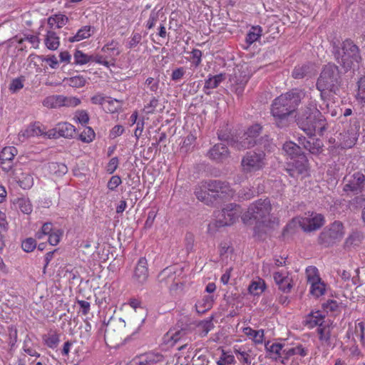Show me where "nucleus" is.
Returning a JSON list of instances; mask_svg holds the SVG:
<instances>
[{
    "label": "nucleus",
    "mask_w": 365,
    "mask_h": 365,
    "mask_svg": "<svg viewBox=\"0 0 365 365\" xmlns=\"http://www.w3.org/2000/svg\"><path fill=\"white\" fill-rule=\"evenodd\" d=\"M307 97L304 91L295 88L276 98L271 107L275 125L279 128L288 127L291 123L290 115Z\"/></svg>",
    "instance_id": "obj_1"
},
{
    "label": "nucleus",
    "mask_w": 365,
    "mask_h": 365,
    "mask_svg": "<svg viewBox=\"0 0 365 365\" xmlns=\"http://www.w3.org/2000/svg\"><path fill=\"white\" fill-rule=\"evenodd\" d=\"M271 210L270 200L267 198L259 199L250 205L247 211L242 215V220L245 223H250L252 220H255V232H266L268 229L277 224V219L270 215Z\"/></svg>",
    "instance_id": "obj_2"
},
{
    "label": "nucleus",
    "mask_w": 365,
    "mask_h": 365,
    "mask_svg": "<svg viewBox=\"0 0 365 365\" xmlns=\"http://www.w3.org/2000/svg\"><path fill=\"white\" fill-rule=\"evenodd\" d=\"M295 122L307 135H312L317 130L325 129V119L318 110L315 101L308 98L304 107L296 113Z\"/></svg>",
    "instance_id": "obj_3"
},
{
    "label": "nucleus",
    "mask_w": 365,
    "mask_h": 365,
    "mask_svg": "<svg viewBox=\"0 0 365 365\" xmlns=\"http://www.w3.org/2000/svg\"><path fill=\"white\" fill-rule=\"evenodd\" d=\"M341 76L338 66L334 63H328L323 66L316 86L323 97L326 92L336 93L339 90Z\"/></svg>",
    "instance_id": "obj_4"
},
{
    "label": "nucleus",
    "mask_w": 365,
    "mask_h": 365,
    "mask_svg": "<svg viewBox=\"0 0 365 365\" xmlns=\"http://www.w3.org/2000/svg\"><path fill=\"white\" fill-rule=\"evenodd\" d=\"M335 58L346 70L354 67L361 60L358 46L351 39L342 42L341 47L335 51Z\"/></svg>",
    "instance_id": "obj_5"
},
{
    "label": "nucleus",
    "mask_w": 365,
    "mask_h": 365,
    "mask_svg": "<svg viewBox=\"0 0 365 365\" xmlns=\"http://www.w3.org/2000/svg\"><path fill=\"white\" fill-rule=\"evenodd\" d=\"M265 153L262 150H250L241 161L242 170L245 174H254L262 170L266 164Z\"/></svg>",
    "instance_id": "obj_6"
},
{
    "label": "nucleus",
    "mask_w": 365,
    "mask_h": 365,
    "mask_svg": "<svg viewBox=\"0 0 365 365\" xmlns=\"http://www.w3.org/2000/svg\"><path fill=\"white\" fill-rule=\"evenodd\" d=\"M343 191L349 195L365 192V169L349 172L343 178Z\"/></svg>",
    "instance_id": "obj_7"
},
{
    "label": "nucleus",
    "mask_w": 365,
    "mask_h": 365,
    "mask_svg": "<svg viewBox=\"0 0 365 365\" xmlns=\"http://www.w3.org/2000/svg\"><path fill=\"white\" fill-rule=\"evenodd\" d=\"M344 235L343 224L339 221H335L329 226L325 227L320 233L318 237V242L327 247L341 240Z\"/></svg>",
    "instance_id": "obj_8"
},
{
    "label": "nucleus",
    "mask_w": 365,
    "mask_h": 365,
    "mask_svg": "<svg viewBox=\"0 0 365 365\" xmlns=\"http://www.w3.org/2000/svg\"><path fill=\"white\" fill-rule=\"evenodd\" d=\"M240 214V207L237 205L229 204L216 215V227L228 226L233 224Z\"/></svg>",
    "instance_id": "obj_9"
},
{
    "label": "nucleus",
    "mask_w": 365,
    "mask_h": 365,
    "mask_svg": "<svg viewBox=\"0 0 365 365\" xmlns=\"http://www.w3.org/2000/svg\"><path fill=\"white\" fill-rule=\"evenodd\" d=\"M204 187L210 193V197L217 201L218 198L223 199L226 197H232L233 192L229 185L220 180H210L205 183Z\"/></svg>",
    "instance_id": "obj_10"
},
{
    "label": "nucleus",
    "mask_w": 365,
    "mask_h": 365,
    "mask_svg": "<svg viewBox=\"0 0 365 365\" xmlns=\"http://www.w3.org/2000/svg\"><path fill=\"white\" fill-rule=\"evenodd\" d=\"M297 220L300 227L307 232L317 230L324 224V216L317 213H312L307 217H300Z\"/></svg>",
    "instance_id": "obj_11"
},
{
    "label": "nucleus",
    "mask_w": 365,
    "mask_h": 365,
    "mask_svg": "<svg viewBox=\"0 0 365 365\" xmlns=\"http://www.w3.org/2000/svg\"><path fill=\"white\" fill-rule=\"evenodd\" d=\"M292 160L293 162L288 165L286 171L291 177L298 178L307 171L308 160L304 155Z\"/></svg>",
    "instance_id": "obj_12"
},
{
    "label": "nucleus",
    "mask_w": 365,
    "mask_h": 365,
    "mask_svg": "<svg viewBox=\"0 0 365 365\" xmlns=\"http://www.w3.org/2000/svg\"><path fill=\"white\" fill-rule=\"evenodd\" d=\"M148 276L147 259L145 257H141L135 267L133 279L138 285H143L148 280Z\"/></svg>",
    "instance_id": "obj_13"
},
{
    "label": "nucleus",
    "mask_w": 365,
    "mask_h": 365,
    "mask_svg": "<svg viewBox=\"0 0 365 365\" xmlns=\"http://www.w3.org/2000/svg\"><path fill=\"white\" fill-rule=\"evenodd\" d=\"M257 140L248 137V135L245 132L242 136L231 138L228 140V144L236 150H241L253 147L257 144Z\"/></svg>",
    "instance_id": "obj_14"
},
{
    "label": "nucleus",
    "mask_w": 365,
    "mask_h": 365,
    "mask_svg": "<svg viewBox=\"0 0 365 365\" xmlns=\"http://www.w3.org/2000/svg\"><path fill=\"white\" fill-rule=\"evenodd\" d=\"M44 133V126L40 123H34L29 125L25 130L19 132V140L24 142L26 140L36 136H42Z\"/></svg>",
    "instance_id": "obj_15"
},
{
    "label": "nucleus",
    "mask_w": 365,
    "mask_h": 365,
    "mask_svg": "<svg viewBox=\"0 0 365 365\" xmlns=\"http://www.w3.org/2000/svg\"><path fill=\"white\" fill-rule=\"evenodd\" d=\"M273 278L279 289L284 293L291 292L293 283L292 279L288 275H285L282 272H276L273 274Z\"/></svg>",
    "instance_id": "obj_16"
},
{
    "label": "nucleus",
    "mask_w": 365,
    "mask_h": 365,
    "mask_svg": "<svg viewBox=\"0 0 365 365\" xmlns=\"http://www.w3.org/2000/svg\"><path fill=\"white\" fill-rule=\"evenodd\" d=\"M299 143L312 154L317 155L322 151V143L320 140L302 137L299 138Z\"/></svg>",
    "instance_id": "obj_17"
},
{
    "label": "nucleus",
    "mask_w": 365,
    "mask_h": 365,
    "mask_svg": "<svg viewBox=\"0 0 365 365\" xmlns=\"http://www.w3.org/2000/svg\"><path fill=\"white\" fill-rule=\"evenodd\" d=\"M314 64L308 63L295 66L292 71V76L295 79H302L305 77H311L314 74Z\"/></svg>",
    "instance_id": "obj_18"
},
{
    "label": "nucleus",
    "mask_w": 365,
    "mask_h": 365,
    "mask_svg": "<svg viewBox=\"0 0 365 365\" xmlns=\"http://www.w3.org/2000/svg\"><path fill=\"white\" fill-rule=\"evenodd\" d=\"M209 156L216 161H222L229 156L227 148L223 143L215 145L209 151Z\"/></svg>",
    "instance_id": "obj_19"
},
{
    "label": "nucleus",
    "mask_w": 365,
    "mask_h": 365,
    "mask_svg": "<svg viewBox=\"0 0 365 365\" xmlns=\"http://www.w3.org/2000/svg\"><path fill=\"white\" fill-rule=\"evenodd\" d=\"M163 356L159 354L148 353L139 356L136 365H160Z\"/></svg>",
    "instance_id": "obj_20"
},
{
    "label": "nucleus",
    "mask_w": 365,
    "mask_h": 365,
    "mask_svg": "<svg viewBox=\"0 0 365 365\" xmlns=\"http://www.w3.org/2000/svg\"><path fill=\"white\" fill-rule=\"evenodd\" d=\"M187 331L185 329H180L177 331L170 330L165 336H164V341L167 344H170L171 345H174L175 343L179 341L180 340L184 339L185 335L187 334Z\"/></svg>",
    "instance_id": "obj_21"
},
{
    "label": "nucleus",
    "mask_w": 365,
    "mask_h": 365,
    "mask_svg": "<svg viewBox=\"0 0 365 365\" xmlns=\"http://www.w3.org/2000/svg\"><path fill=\"white\" fill-rule=\"evenodd\" d=\"M300 145H297L292 141H289L283 145L282 149L290 156L291 159H294L300 157L301 155H304Z\"/></svg>",
    "instance_id": "obj_22"
},
{
    "label": "nucleus",
    "mask_w": 365,
    "mask_h": 365,
    "mask_svg": "<svg viewBox=\"0 0 365 365\" xmlns=\"http://www.w3.org/2000/svg\"><path fill=\"white\" fill-rule=\"evenodd\" d=\"M266 349L270 354V358L272 359L277 361L281 360L282 363H284V354L282 351L284 349V346L282 344L274 343L270 346L266 345Z\"/></svg>",
    "instance_id": "obj_23"
},
{
    "label": "nucleus",
    "mask_w": 365,
    "mask_h": 365,
    "mask_svg": "<svg viewBox=\"0 0 365 365\" xmlns=\"http://www.w3.org/2000/svg\"><path fill=\"white\" fill-rule=\"evenodd\" d=\"M324 316L319 311L311 312L306 319V324L309 328H313L316 326L322 327L324 323Z\"/></svg>",
    "instance_id": "obj_24"
},
{
    "label": "nucleus",
    "mask_w": 365,
    "mask_h": 365,
    "mask_svg": "<svg viewBox=\"0 0 365 365\" xmlns=\"http://www.w3.org/2000/svg\"><path fill=\"white\" fill-rule=\"evenodd\" d=\"M58 135L64 138L73 137L75 133V128L68 123H61L56 126Z\"/></svg>",
    "instance_id": "obj_25"
},
{
    "label": "nucleus",
    "mask_w": 365,
    "mask_h": 365,
    "mask_svg": "<svg viewBox=\"0 0 365 365\" xmlns=\"http://www.w3.org/2000/svg\"><path fill=\"white\" fill-rule=\"evenodd\" d=\"M284 354V359L287 360L291 356L294 355H300L302 356H305L307 354V349L302 346V345L299 344L295 347L284 349L282 351Z\"/></svg>",
    "instance_id": "obj_26"
},
{
    "label": "nucleus",
    "mask_w": 365,
    "mask_h": 365,
    "mask_svg": "<svg viewBox=\"0 0 365 365\" xmlns=\"http://www.w3.org/2000/svg\"><path fill=\"white\" fill-rule=\"evenodd\" d=\"M14 203L16 207L19 208L24 214L29 215L32 212V205L29 198H17Z\"/></svg>",
    "instance_id": "obj_27"
},
{
    "label": "nucleus",
    "mask_w": 365,
    "mask_h": 365,
    "mask_svg": "<svg viewBox=\"0 0 365 365\" xmlns=\"http://www.w3.org/2000/svg\"><path fill=\"white\" fill-rule=\"evenodd\" d=\"M225 80V74L220 73L215 76L210 75L205 80V86L206 88H216L220 84Z\"/></svg>",
    "instance_id": "obj_28"
},
{
    "label": "nucleus",
    "mask_w": 365,
    "mask_h": 365,
    "mask_svg": "<svg viewBox=\"0 0 365 365\" xmlns=\"http://www.w3.org/2000/svg\"><path fill=\"white\" fill-rule=\"evenodd\" d=\"M92 34V27L91 26H85L79 29L75 36L70 37L68 41L70 42L79 41L89 38Z\"/></svg>",
    "instance_id": "obj_29"
},
{
    "label": "nucleus",
    "mask_w": 365,
    "mask_h": 365,
    "mask_svg": "<svg viewBox=\"0 0 365 365\" xmlns=\"http://www.w3.org/2000/svg\"><path fill=\"white\" fill-rule=\"evenodd\" d=\"M62 95H53L46 97L43 104L44 106L49 108H57L62 106Z\"/></svg>",
    "instance_id": "obj_30"
},
{
    "label": "nucleus",
    "mask_w": 365,
    "mask_h": 365,
    "mask_svg": "<svg viewBox=\"0 0 365 365\" xmlns=\"http://www.w3.org/2000/svg\"><path fill=\"white\" fill-rule=\"evenodd\" d=\"M197 329L199 331V334L201 337H204L207 336L208 332L211 331L214 328V324L212 323V317L210 319L200 321L197 325Z\"/></svg>",
    "instance_id": "obj_31"
},
{
    "label": "nucleus",
    "mask_w": 365,
    "mask_h": 365,
    "mask_svg": "<svg viewBox=\"0 0 365 365\" xmlns=\"http://www.w3.org/2000/svg\"><path fill=\"white\" fill-rule=\"evenodd\" d=\"M68 21V19L66 16L63 14H56L48 18V24L51 28L53 26L61 28L67 24Z\"/></svg>",
    "instance_id": "obj_32"
},
{
    "label": "nucleus",
    "mask_w": 365,
    "mask_h": 365,
    "mask_svg": "<svg viewBox=\"0 0 365 365\" xmlns=\"http://www.w3.org/2000/svg\"><path fill=\"white\" fill-rule=\"evenodd\" d=\"M46 47L50 50H56L59 46V38L56 33L51 31H48L45 39Z\"/></svg>",
    "instance_id": "obj_33"
},
{
    "label": "nucleus",
    "mask_w": 365,
    "mask_h": 365,
    "mask_svg": "<svg viewBox=\"0 0 365 365\" xmlns=\"http://www.w3.org/2000/svg\"><path fill=\"white\" fill-rule=\"evenodd\" d=\"M359 130V123L356 121L351 128V131L349 133L348 139L345 140V146L351 148L353 145L355 144L358 139Z\"/></svg>",
    "instance_id": "obj_34"
},
{
    "label": "nucleus",
    "mask_w": 365,
    "mask_h": 365,
    "mask_svg": "<svg viewBox=\"0 0 365 365\" xmlns=\"http://www.w3.org/2000/svg\"><path fill=\"white\" fill-rule=\"evenodd\" d=\"M310 284V293L316 297H319L325 293V284L322 282V279L318 281H314Z\"/></svg>",
    "instance_id": "obj_35"
},
{
    "label": "nucleus",
    "mask_w": 365,
    "mask_h": 365,
    "mask_svg": "<svg viewBox=\"0 0 365 365\" xmlns=\"http://www.w3.org/2000/svg\"><path fill=\"white\" fill-rule=\"evenodd\" d=\"M63 81L66 82V84H68L69 86L73 88H82L86 85L87 82L86 79L81 75L66 78H64Z\"/></svg>",
    "instance_id": "obj_36"
},
{
    "label": "nucleus",
    "mask_w": 365,
    "mask_h": 365,
    "mask_svg": "<svg viewBox=\"0 0 365 365\" xmlns=\"http://www.w3.org/2000/svg\"><path fill=\"white\" fill-rule=\"evenodd\" d=\"M213 297L205 296L202 302L195 304L196 311L198 313H205L207 310L210 309L212 306Z\"/></svg>",
    "instance_id": "obj_37"
},
{
    "label": "nucleus",
    "mask_w": 365,
    "mask_h": 365,
    "mask_svg": "<svg viewBox=\"0 0 365 365\" xmlns=\"http://www.w3.org/2000/svg\"><path fill=\"white\" fill-rule=\"evenodd\" d=\"M265 289L264 282L259 279L257 281H253L248 287V292L252 295H259L262 293Z\"/></svg>",
    "instance_id": "obj_38"
},
{
    "label": "nucleus",
    "mask_w": 365,
    "mask_h": 365,
    "mask_svg": "<svg viewBox=\"0 0 365 365\" xmlns=\"http://www.w3.org/2000/svg\"><path fill=\"white\" fill-rule=\"evenodd\" d=\"M17 155V150L15 147H5L0 153V160L13 161L14 157Z\"/></svg>",
    "instance_id": "obj_39"
},
{
    "label": "nucleus",
    "mask_w": 365,
    "mask_h": 365,
    "mask_svg": "<svg viewBox=\"0 0 365 365\" xmlns=\"http://www.w3.org/2000/svg\"><path fill=\"white\" fill-rule=\"evenodd\" d=\"M319 339L327 345L330 344L331 329L329 325H322L317 329Z\"/></svg>",
    "instance_id": "obj_40"
},
{
    "label": "nucleus",
    "mask_w": 365,
    "mask_h": 365,
    "mask_svg": "<svg viewBox=\"0 0 365 365\" xmlns=\"http://www.w3.org/2000/svg\"><path fill=\"white\" fill-rule=\"evenodd\" d=\"M262 28L260 26H254L251 31L247 34L246 37V41L249 44H252L255 41H257L258 38L262 36Z\"/></svg>",
    "instance_id": "obj_41"
},
{
    "label": "nucleus",
    "mask_w": 365,
    "mask_h": 365,
    "mask_svg": "<svg viewBox=\"0 0 365 365\" xmlns=\"http://www.w3.org/2000/svg\"><path fill=\"white\" fill-rule=\"evenodd\" d=\"M43 339L45 344L51 349H55L57 347L60 340L59 335L56 333L48 334V335H44L43 336Z\"/></svg>",
    "instance_id": "obj_42"
},
{
    "label": "nucleus",
    "mask_w": 365,
    "mask_h": 365,
    "mask_svg": "<svg viewBox=\"0 0 365 365\" xmlns=\"http://www.w3.org/2000/svg\"><path fill=\"white\" fill-rule=\"evenodd\" d=\"M244 332L246 335L251 336L257 343H262L263 341V330L256 331L250 327H247L244 329Z\"/></svg>",
    "instance_id": "obj_43"
},
{
    "label": "nucleus",
    "mask_w": 365,
    "mask_h": 365,
    "mask_svg": "<svg viewBox=\"0 0 365 365\" xmlns=\"http://www.w3.org/2000/svg\"><path fill=\"white\" fill-rule=\"evenodd\" d=\"M306 276L309 284L314 282V281L319 282V279H321L318 269L313 266L308 267L306 269Z\"/></svg>",
    "instance_id": "obj_44"
},
{
    "label": "nucleus",
    "mask_w": 365,
    "mask_h": 365,
    "mask_svg": "<svg viewBox=\"0 0 365 365\" xmlns=\"http://www.w3.org/2000/svg\"><path fill=\"white\" fill-rule=\"evenodd\" d=\"M93 58V56H88L87 54H85L82 51L77 50L74 53V61L75 63L83 65L89 61H91V59Z\"/></svg>",
    "instance_id": "obj_45"
},
{
    "label": "nucleus",
    "mask_w": 365,
    "mask_h": 365,
    "mask_svg": "<svg viewBox=\"0 0 365 365\" xmlns=\"http://www.w3.org/2000/svg\"><path fill=\"white\" fill-rule=\"evenodd\" d=\"M19 184L24 190L29 189L34 184L33 177L28 173H23L21 178H19Z\"/></svg>",
    "instance_id": "obj_46"
},
{
    "label": "nucleus",
    "mask_w": 365,
    "mask_h": 365,
    "mask_svg": "<svg viewBox=\"0 0 365 365\" xmlns=\"http://www.w3.org/2000/svg\"><path fill=\"white\" fill-rule=\"evenodd\" d=\"M249 78L246 76L243 79H237L236 83L232 85V91L238 96H241L244 91V88L248 81Z\"/></svg>",
    "instance_id": "obj_47"
},
{
    "label": "nucleus",
    "mask_w": 365,
    "mask_h": 365,
    "mask_svg": "<svg viewBox=\"0 0 365 365\" xmlns=\"http://www.w3.org/2000/svg\"><path fill=\"white\" fill-rule=\"evenodd\" d=\"M142 41V35L138 32H133L130 37L127 41V48H135Z\"/></svg>",
    "instance_id": "obj_48"
},
{
    "label": "nucleus",
    "mask_w": 365,
    "mask_h": 365,
    "mask_svg": "<svg viewBox=\"0 0 365 365\" xmlns=\"http://www.w3.org/2000/svg\"><path fill=\"white\" fill-rule=\"evenodd\" d=\"M49 169L51 172L58 175L66 174L68 171L66 165L58 163H51L49 164Z\"/></svg>",
    "instance_id": "obj_49"
},
{
    "label": "nucleus",
    "mask_w": 365,
    "mask_h": 365,
    "mask_svg": "<svg viewBox=\"0 0 365 365\" xmlns=\"http://www.w3.org/2000/svg\"><path fill=\"white\" fill-rule=\"evenodd\" d=\"M195 195L199 200L204 202L207 205H213L215 202L214 200L210 197V193L207 191L196 190Z\"/></svg>",
    "instance_id": "obj_50"
},
{
    "label": "nucleus",
    "mask_w": 365,
    "mask_h": 365,
    "mask_svg": "<svg viewBox=\"0 0 365 365\" xmlns=\"http://www.w3.org/2000/svg\"><path fill=\"white\" fill-rule=\"evenodd\" d=\"M95 138V133L90 127H86L80 135V139L84 143H90Z\"/></svg>",
    "instance_id": "obj_51"
},
{
    "label": "nucleus",
    "mask_w": 365,
    "mask_h": 365,
    "mask_svg": "<svg viewBox=\"0 0 365 365\" xmlns=\"http://www.w3.org/2000/svg\"><path fill=\"white\" fill-rule=\"evenodd\" d=\"M118 43L116 41H112L103 47L102 51L118 56L120 53V51L118 50Z\"/></svg>",
    "instance_id": "obj_52"
},
{
    "label": "nucleus",
    "mask_w": 365,
    "mask_h": 365,
    "mask_svg": "<svg viewBox=\"0 0 365 365\" xmlns=\"http://www.w3.org/2000/svg\"><path fill=\"white\" fill-rule=\"evenodd\" d=\"M81 103V100L78 98L73 96H63L62 99V106L66 107H76Z\"/></svg>",
    "instance_id": "obj_53"
},
{
    "label": "nucleus",
    "mask_w": 365,
    "mask_h": 365,
    "mask_svg": "<svg viewBox=\"0 0 365 365\" xmlns=\"http://www.w3.org/2000/svg\"><path fill=\"white\" fill-rule=\"evenodd\" d=\"M357 98L365 103V77H361L358 82Z\"/></svg>",
    "instance_id": "obj_54"
},
{
    "label": "nucleus",
    "mask_w": 365,
    "mask_h": 365,
    "mask_svg": "<svg viewBox=\"0 0 365 365\" xmlns=\"http://www.w3.org/2000/svg\"><path fill=\"white\" fill-rule=\"evenodd\" d=\"M36 247V240L31 237L27 238L22 242L21 247L22 249L26 252H32L35 247Z\"/></svg>",
    "instance_id": "obj_55"
},
{
    "label": "nucleus",
    "mask_w": 365,
    "mask_h": 365,
    "mask_svg": "<svg viewBox=\"0 0 365 365\" xmlns=\"http://www.w3.org/2000/svg\"><path fill=\"white\" fill-rule=\"evenodd\" d=\"M261 130L262 127L259 124H255L250 126L245 133L248 135V137L257 140V138L260 134Z\"/></svg>",
    "instance_id": "obj_56"
},
{
    "label": "nucleus",
    "mask_w": 365,
    "mask_h": 365,
    "mask_svg": "<svg viewBox=\"0 0 365 365\" xmlns=\"http://www.w3.org/2000/svg\"><path fill=\"white\" fill-rule=\"evenodd\" d=\"M235 358L232 355L227 354L222 351L221 356L217 361V365H228L234 362Z\"/></svg>",
    "instance_id": "obj_57"
},
{
    "label": "nucleus",
    "mask_w": 365,
    "mask_h": 365,
    "mask_svg": "<svg viewBox=\"0 0 365 365\" xmlns=\"http://www.w3.org/2000/svg\"><path fill=\"white\" fill-rule=\"evenodd\" d=\"M24 41H28L35 48L38 47L40 42L38 36L34 35H27L25 36L24 38L19 39L18 43L19 44H22Z\"/></svg>",
    "instance_id": "obj_58"
},
{
    "label": "nucleus",
    "mask_w": 365,
    "mask_h": 365,
    "mask_svg": "<svg viewBox=\"0 0 365 365\" xmlns=\"http://www.w3.org/2000/svg\"><path fill=\"white\" fill-rule=\"evenodd\" d=\"M159 15H160V11L153 10L150 12L149 19H148V20L147 21V24H146V27L148 29H152L155 26V23L159 19Z\"/></svg>",
    "instance_id": "obj_59"
},
{
    "label": "nucleus",
    "mask_w": 365,
    "mask_h": 365,
    "mask_svg": "<svg viewBox=\"0 0 365 365\" xmlns=\"http://www.w3.org/2000/svg\"><path fill=\"white\" fill-rule=\"evenodd\" d=\"M75 118L82 125H86L89 121V116L87 111L84 110H77L75 114Z\"/></svg>",
    "instance_id": "obj_60"
},
{
    "label": "nucleus",
    "mask_w": 365,
    "mask_h": 365,
    "mask_svg": "<svg viewBox=\"0 0 365 365\" xmlns=\"http://www.w3.org/2000/svg\"><path fill=\"white\" fill-rule=\"evenodd\" d=\"M62 234H63V232L59 230H56V231L53 232L52 233L48 235V242L51 245H53V246L56 245L60 242V239H61Z\"/></svg>",
    "instance_id": "obj_61"
},
{
    "label": "nucleus",
    "mask_w": 365,
    "mask_h": 365,
    "mask_svg": "<svg viewBox=\"0 0 365 365\" xmlns=\"http://www.w3.org/2000/svg\"><path fill=\"white\" fill-rule=\"evenodd\" d=\"M24 87L23 81L21 78L13 79L10 83L9 89L13 93L19 91Z\"/></svg>",
    "instance_id": "obj_62"
},
{
    "label": "nucleus",
    "mask_w": 365,
    "mask_h": 365,
    "mask_svg": "<svg viewBox=\"0 0 365 365\" xmlns=\"http://www.w3.org/2000/svg\"><path fill=\"white\" fill-rule=\"evenodd\" d=\"M121 179L118 175H113L108 182V188L110 190H114L121 183Z\"/></svg>",
    "instance_id": "obj_63"
},
{
    "label": "nucleus",
    "mask_w": 365,
    "mask_h": 365,
    "mask_svg": "<svg viewBox=\"0 0 365 365\" xmlns=\"http://www.w3.org/2000/svg\"><path fill=\"white\" fill-rule=\"evenodd\" d=\"M192 53V63L195 66H198L201 63L202 52L199 49H193Z\"/></svg>",
    "instance_id": "obj_64"
}]
</instances>
